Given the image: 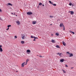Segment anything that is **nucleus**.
I'll use <instances>...</instances> for the list:
<instances>
[{
	"instance_id": "f257e3e1",
	"label": "nucleus",
	"mask_w": 76,
	"mask_h": 76,
	"mask_svg": "<svg viewBox=\"0 0 76 76\" xmlns=\"http://www.w3.org/2000/svg\"><path fill=\"white\" fill-rule=\"evenodd\" d=\"M69 13L71 15H73L74 14V12L72 11H69Z\"/></svg>"
},
{
	"instance_id": "f03ea898",
	"label": "nucleus",
	"mask_w": 76,
	"mask_h": 76,
	"mask_svg": "<svg viewBox=\"0 0 76 76\" xmlns=\"http://www.w3.org/2000/svg\"><path fill=\"white\" fill-rule=\"evenodd\" d=\"M21 38L22 39H24V38H25V35L24 34H22L21 35Z\"/></svg>"
},
{
	"instance_id": "7ed1b4c3",
	"label": "nucleus",
	"mask_w": 76,
	"mask_h": 76,
	"mask_svg": "<svg viewBox=\"0 0 76 76\" xmlns=\"http://www.w3.org/2000/svg\"><path fill=\"white\" fill-rule=\"evenodd\" d=\"M29 61V60L28 59H27V60H26V62H25V65H27V64H28V62Z\"/></svg>"
},
{
	"instance_id": "20e7f679",
	"label": "nucleus",
	"mask_w": 76,
	"mask_h": 76,
	"mask_svg": "<svg viewBox=\"0 0 76 76\" xmlns=\"http://www.w3.org/2000/svg\"><path fill=\"white\" fill-rule=\"evenodd\" d=\"M27 14L28 15H31L32 14V13L31 12H28L27 13Z\"/></svg>"
},
{
	"instance_id": "39448f33",
	"label": "nucleus",
	"mask_w": 76,
	"mask_h": 76,
	"mask_svg": "<svg viewBox=\"0 0 76 76\" xmlns=\"http://www.w3.org/2000/svg\"><path fill=\"white\" fill-rule=\"evenodd\" d=\"M25 62H24L22 64V65H21L22 67H24V66H25V65H26L25 64Z\"/></svg>"
},
{
	"instance_id": "423d86ee",
	"label": "nucleus",
	"mask_w": 76,
	"mask_h": 76,
	"mask_svg": "<svg viewBox=\"0 0 76 76\" xmlns=\"http://www.w3.org/2000/svg\"><path fill=\"white\" fill-rule=\"evenodd\" d=\"M1 47H2V45H0V51L1 52H2L3 51V49L1 48Z\"/></svg>"
},
{
	"instance_id": "0eeeda50",
	"label": "nucleus",
	"mask_w": 76,
	"mask_h": 76,
	"mask_svg": "<svg viewBox=\"0 0 76 76\" xmlns=\"http://www.w3.org/2000/svg\"><path fill=\"white\" fill-rule=\"evenodd\" d=\"M7 6H13V5L11 4H10V3H8V4H7Z\"/></svg>"
},
{
	"instance_id": "6e6552de",
	"label": "nucleus",
	"mask_w": 76,
	"mask_h": 76,
	"mask_svg": "<svg viewBox=\"0 0 76 76\" xmlns=\"http://www.w3.org/2000/svg\"><path fill=\"white\" fill-rule=\"evenodd\" d=\"M60 26L61 28V27H64V25H63V23H62L60 24Z\"/></svg>"
},
{
	"instance_id": "1a4fd4ad",
	"label": "nucleus",
	"mask_w": 76,
	"mask_h": 76,
	"mask_svg": "<svg viewBox=\"0 0 76 76\" xmlns=\"http://www.w3.org/2000/svg\"><path fill=\"white\" fill-rule=\"evenodd\" d=\"M26 53H29L28 54H29V53H31V50H26Z\"/></svg>"
},
{
	"instance_id": "9d476101",
	"label": "nucleus",
	"mask_w": 76,
	"mask_h": 76,
	"mask_svg": "<svg viewBox=\"0 0 76 76\" xmlns=\"http://www.w3.org/2000/svg\"><path fill=\"white\" fill-rule=\"evenodd\" d=\"M32 24H33V25H35V23H37V21H32Z\"/></svg>"
},
{
	"instance_id": "9b49d317",
	"label": "nucleus",
	"mask_w": 76,
	"mask_h": 76,
	"mask_svg": "<svg viewBox=\"0 0 76 76\" xmlns=\"http://www.w3.org/2000/svg\"><path fill=\"white\" fill-rule=\"evenodd\" d=\"M16 23L18 25H20V22L19 21H17Z\"/></svg>"
},
{
	"instance_id": "f8f14e48",
	"label": "nucleus",
	"mask_w": 76,
	"mask_h": 76,
	"mask_svg": "<svg viewBox=\"0 0 76 76\" xmlns=\"http://www.w3.org/2000/svg\"><path fill=\"white\" fill-rule=\"evenodd\" d=\"M34 39L33 40V41H36V40H35V39H38V38H37V37H34Z\"/></svg>"
},
{
	"instance_id": "ddd939ff",
	"label": "nucleus",
	"mask_w": 76,
	"mask_h": 76,
	"mask_svg": "<svg viewBox=\"0 0 76 76\" xmlns=\"http://www.w3.org/2000/svg\"><path fill=\"white\" fill-rule=\"evenodd\" d=\"M62 44H63V45H64V46H66V43H65V42L63 41Z\"/></svg>"
},
{
	"instance_id": "4468645a",
	"label": "nucleus",
	"mask_w": 76,
	"mask_h": 76,
	"mask_svg": "<svg viewBox=\"0 0 76 76\" xmlns=\"http://www.w3.org/2000/svg\"><path fill=\"white\" fill-rule=\"evenodd\" d=\"M52 42H53V43H55L56 41L54 40H52Z\"/></svg>"
},
{
	"instance_id": "2eb2a0df",
	"label": "nucleus",
	"mask_w": 76,
	"mask_h": 76,
	"mask_svg": "<svg viewBox=\"0 0 76 76\" xmlns=\"http://www.w3.org/2000/svg\"><path fill=\"white\" fill-rule=\"evenodd\" d=\"M56 48H60V46H59L58 45H56Z\"/></svg>"
},
{
	"instance_id": "dca6fc26",
	"label": "nucleus",
	"mask_w": 76,
	"mask_h": 76,
	"mask_svg": "<svg viewBox=\"0 0 76 76\" xmlns=\"http://www.w3.org/2000/svg\"><path fill=\"white\" fill-rule=\"evenodd\" d=\"M21 44H24V43H25V42H24V41H21Z\"/></svg>"
},
{
	"instance_id": "f3484780",
	"label": "nucleus",
	"mask_w": 76,
	"mask_h": 76,
	"mask_svg": "<svg viewBox=\"0 0 76 76\" xmlns=\"http://www.w3.org/2000/svg\"><path fill=\"white\" fill-rule=\"evenodd\" d=\"M69 54H70V56H69L70 57H72V56H73V54H72V53H69Z\"/></svg>"
},
{
	"instance_id": "a211bd4d",
	"label": "nucleus",
	"mask_w": 76,
	"mask_h": 76,
	"mask_svg": "<svg viewBox=\"0 0 76 76\" xmlns=\"http://www.w3.org/2000/svg\"><path fill=\"white\" fill-rule=\"evenodd\" d=\"M64 61V59H62L60 60L61 62H63Z\"/></svg>"
},
{
	"instance_id": "6ab92c4d",
	"label": "nucleus",
	"mask_w": 76,
	"mask_h": 76,
	"mask_svg": "<svg viewBox=\"0 0 76 76\" xmlns=\"http://www.w3.org/2000/svg\"><path fill=\"white\" fill-rule=\"evenodd\" d=\"M56 35H57V36H58L59 35V34L58 33H56Z\"/></svg>"
},
{
	"instance_id": "aec40b11",
	"label": "nucleus",
	"mask_w": 76,
	"mask_h": 76,
	"mask_svg": "<svg viewBox=\"0 0 76 76\" xmlns=\"http://www.w3.org/2000/svg\"><path fill=\"white\" fill-rule=\"evenodd\" d=\"M72 2H70L69 4V6H72Z\"/></svg>"
},
{
	"instance_id": "412c9836",
	"label": "nucleus",
	"mask_w": 76,
	"mask_h": 76,
	"mask_svg": "<svg viewBox=\"0 0 76 76\" xmlns=\"http://www.w3.org/2000/svg\"><path fill=\"white\" fill-rule=\"evenodd\" d=\"M33 37V36H31V38H34V37Z\"/></svg>"
},
{
	"instance_id": "4be33fe9",
	"label": "nucleus",
	"mask_w": 76,
	"mask_h": 76,
	"mask_svg": "<svg viewBox=\"0 0 76 76\" xmlns=\"http://www.w3.org/2000/svg\"><path fill=\"white\" fill-rule=\"evenodd\" d=\"M42 4V3H40L39 4V6H41Z\"/></svg>"
},
{
	"instance_id": "5701e85b",
	"label": "nucleus",
	"mask_w": 76,
	"mask_h": 76,
	"mask_svg": "<svg viewBox=\"0 0 76 76\" xmlns=\"http://www.w3.org/2000/svg\"><path fill=\"white\" fill-rule=\"evenodd\" d=\"M8 28H9V27H11V25H8L7 26Z\"/></svg>"
},
{
	"instance_id": "b1692460",
	"label": "nucleus",
	"mask_w": 76,
	"mask_h": 76,
	"mask_svg": "<svg viewBox=\"0 0 76 76\" xmlns=\"http://www.w3.org/2000/svg\"><path fill=\"white\" fill-rule=\"evenodd\" d=\"M62 71L64 72V73H66V72L64 70H62Z\"/></svg>"
},
{
	"instance_id": "393cba45",
	"label": "nucleus",
	"mask_w": 76,
	"mask_h": 76,
	"mask_svg": "<svg viewBox=\"0 0 76 76\" xmlns=\"http://www.w3.org/2000/svg\"><path fill=\"white\" fill-rule=\"evenodd\" d=\"M49 2L51 4H53V3H52L51 2V1H49Z\"/></svg>"
},
{
	"instance_id": "a878e982",
	"label": "nucleus",
	"mask_w": 76,
	"mask_h": 76,
	"mask_svg": "<svg viewBox=\"0 0 76 76\" xmlns=\"http://www.w3.org/2000/svg\"><path fill=\"white\" fill-rule=\"evenodd\" d=\"M54 6H56V4H52Z\"/></svg>"
},
{
	"instance_id": "bb28decb",
	"label": "nucleus",
	"mask_w": 76,
	"mask_h": 76,
	"mask_svg": "<svg viewBox=\"0 0 76 76\" xmlns=\"http://www.w3.org/2000/svg\"><path fill=\"white\" fill-rule=\"evenodd\" d=\"M17 36H15V37H14V38H15V39H16V38H17Z\"/></svg>"
},
{
	"instance_id": "cd10ccee",
	"label": "nucleus",
	"mask_w": 76,
	"mask_h": 76,
	"mask_svg": "<svg viewBox=\"0 0 76 76\" xmlns=\"http://www.w3.org/2000/svg\"><path fill=\"white\" fill-rule=\"evenodd\" d=\"M53 17H54L50 15V18H53Z\"/></svg>"
},
{
	"instance_id": "c85d7f7f",
	"label": "nucleus",
	"mask_w": 76,
	"mask_h": 76,
	"mask_svg": "<svg viewBox=\"0 0 76 76\" xmlns=\"http://www.w3.org/2000/svg\"><path fill=\"white\" fill-rule=\"evenodd\" d=\"M65 67H68V66L66 64L65 65Z\"/></svg>"
},
{
	"instance_id": "c756f323",
	"label": "nucleus",
	"mask_w": 76,
	"mask_h": 76,
	"mask_svg": "<svg viewBox=\"0 0 76 76\" xmlns=\"http://www.w3.org/2000/svg\"><path fill=\"white\" fill-rule=\"evenodd\" d=\"M72 33V34H75V32H72V31H71V32Z\"/></svg>"
},
{
	"instance_id": "7c9ffc66",
	"label": "nucleus",
	"mask_w": 76,
	"mask_h": 76,
	"mask_svg": "<svg viewBox=\"0 0 76 76\" xmlns=\"http://www.w3.org/2000/svg\"><path fill=\"white\" fill-rule=\"evenodd\" d=\"M0 20H3V19H2L0 17Z\"/></svg>"
},
{
	"instance_id": "2f4dec72",
	"label": "nucleus",
	"mask_w": 76,
	"mask_h": 76,
	"mask_svg": "<svg viewBox=\"0 0 76 76\" xmlns=\"http://www.w3.org/2000/svg\"><path fill=\"white\" fill-rule=\"evenodd\" d=\"M0 12H2V11L0 9Z\"/></svg>"
},
{
	"instance_id": "473e14b6",
	"label": "nucleus",
	"mask_w": 76,
	"mask_h": 76,
	"mask_svg": "<svg viewBox=\"0 0 76 76\" xmlns=\"http://www.w3.org/2000/svg\"><path fill=\"white\" fill-rule=\"evenodd\" d=\"M9 28L8 27V28L6 29V30H9Z\"/></svg>"
},
{
	"instance_id": "72a5a7b5",
	"label": "nucleus",
	"mask_w": 76,
	"mask_h": 76,
	"mask_svg": "<svg viewBox=\"0 0 76 76\" xmlns=\"http://www.w3.org/2000/svg\"><path fill=\"white\" fill-rule=\"evenodd\" d=\"M63 30H65V28H64H64H63Z\"/></svg>"
},
{
	"instance_id": "f704fd0d",
	"label": "nucleus",
	"mask_w": 76,
	"mask_h": 76,
	"mask_svg": "<svg viewBox=\"0 0 76 76\" xmlns=\"http://www.w3.org/2000/svg\"><path fill=\"white\" fill-rule=\"evenodd\" d=\"M66 53H67L68 54H70V53H69V52H67Z\"/></svg>"
},
{
	"instance_id": "c9c22d12",
	"label": "nucleus",
	"mask_w": 76,
	"mask_h": 76,
	"mask_svg": "<svg viewBox=\"0 0 76 76\" xmlns=\"http://www.w3.org/2000/svg\"><path fill=\"white\" fill-rule=\"evenodd\" d=\"M59 54V53H57V54H58H58Z\"/></svg>"
},
{
	"instance_id": "e433bc0d",
	"label": "nucleus",
	"mask_w": 76,
	"mask_h": 76,
	"mask_svg": "<svg viewBox=\"0 0 76 76\" xmlns=\"http://www.w3.org/2000/svg\"><path fill=\"white\" fill-rule=\"evenodd\" d=\"M39 57H42V56H41V55Z\"/></svg>"
},
{
	"instance_id": "4c0bfd02",
	"label": "nucleus",
	"mask_w": 76,
	"mask_h": 76,
	"mask_svg": "<svg viewBox=\"0 0 76 76\" xmlns=\"http://www.w3.org/2000/svg\"><path fill=\"white\" fill-rule=\"evenodd\" d=\"M59 56H60V57H61V55H60V54H59Z\"/></svg>"
},
{
	"instance_id": "58836bf2",
	"label": "nucleus",
	"mask_w": 76,
	"mask_h": 76,
	"mask_svg": "<svg viewBox=\"0 0 76 76\" xmlns=\"http://www.w3.org/2000/svg\"><path fill=\"white\" fill-rule=\"evenodd\" d=\"M42 6H44V4H42Z\"/></svg>"
},
{
	"instance_id": "ea45409f",
	"label": "nucleus",
	"mask_w": 76,
	"mask_h": 76,
	"mask_svg": "<svg viewBox=\"0 0 76 76\" xmlns=\"http://www.w3.org/2000/svg\"><path fill=\"white\" fill-rule=\"evenodd\" d=\"M72 6H74V5H73V4H72Z\"/></svg>"
},
{
	"instance_id": "a19ab883",
	"label": "nucleus",
	"mask_w": 76,
	"mask_h": 76,
	"mask_svg": "<svg viewBox=\"0 0 76 76\" xmlns=\"http://www.w3.org/2000/svg\"><path fill=\"white\" fill-rule=\"evenodd\" d=\"M71 69H73V67H71Z\"/></svg>"
},
{
	"instance_id": "79ce46f5",
	"label": "nucleus",
	"mask_w": 76,
	"mask_h": 76,
	"mask_svg": "<svg viewBox=\"0 0 76 76\" xmlns=\"http://www.w3.org/2000/svg\"><path fill=\"white\" fill-rule=\"evenodd\" d=\"M51 36H53V34H51Z\"/></svg>"
},
{
	"instance_id": "37998d69",
	"label": "nucleus",
	"mask_w": 76,
	"mask_h": 76,
	"mask_svg": "<svg viewBox=\"0 0 76 76\" xmlns=\"http://www.w3.org/2000/svg\"><path fill=\"white\" fill-rule=\"evenodd\" d=\"M60 54L61 55V53H60Z\"/></svg>"
},
{
	"instance_id": "c03bdc74",
	"label": "nucleus",
	"mask_w": 76,
	"mask_h": 76,
	"mask_svg": "<svg viewBox=\"0 0 76 76\" xmlns=\"http://www.w3.org/2000/svg\"><path fill=\"white\" fill-rule=\"evenodd\" d=\"M12 15H13V13H12Z\"/></svg>"
},
{
	"instance_id": "a18cd8bd",
	"label": "nucleus",
	"mask_w": 76,
	"mask_h": 76,
	"mask_svg": "<svg viewBox=\"0 0 76 76\" xmlns=\"http://www.w3.org/2000/svg\"><path fill=\"white\" fill-rule=\"evenodd\" d=\"M50 25H52V24H50Z\"/></svg>"
},
{
	"instance_id": "49530a36",
	"label": "nucleus",
	"mask_w": 76,
	"mask_h": 76,
	"mask_svg": "<svg viewBox=\"0 0 76 76\" xmlns=\"http://www.w3.org/2000/svg\"><path fill=\"white\" fill-rule=\"evenodd\" d=\"M16 16H17V15H16Z\"/></svg>"
},
{
	"instance_id": "de8ad7c7",
	"label": "nucleus",
	"mask_w": 76,
	"mask_h": 76,
	"mask_svg": "<svg viewBox=\"0 0 76 76\" xmlns=\"http://www.w3.org/2000/svg\"><path fill=\"white\" fill-rule=\"evenodd\" d=\"M38 55H37V56H38Z\"/></svg>"
},
{
	"instance_id": "09e8293b",
	"label": "nucleus",
	"mask_w": 76,
	"mask_h": 76,
	"mask_svg": "<svg viewBox=\"0 0 76 76\" xmlns=\"http://www.w3.org/2000/svg\"><path fill=\"white\" fill-rule=\"evenodd\" d=\"M16 72H18V71H16Z\"/></svg>"
},
{
	"instance_id": "8fccbe9b",
	"label": "nucleus",
	"mask_w": 76,
	"mask_h": 76,
	"mask_svg": "<svg viewBox=\"0 0 76 76\" xmlns=\"http://www.w3.org/2000/svg\"><path fill=\"white\" fill-rule=\"evenodd\" d=\"M15 13H14V15H15Z\"/></svg>"
},
{
	"instance_id": "3c124183",
	"label": "nucleus",
	"mask_w": 76,
	"mask_h": 76,
	"mask_svg": "<svg viewBox=\"0 0 76 76\" xmlns=\"http://www.w3.org/2000/svg\"><path fill=\"white\" fill-rule=\"evenodd\" d=\"M25 64H26V63H25Z\"/></svg>"
}]
</instances>
